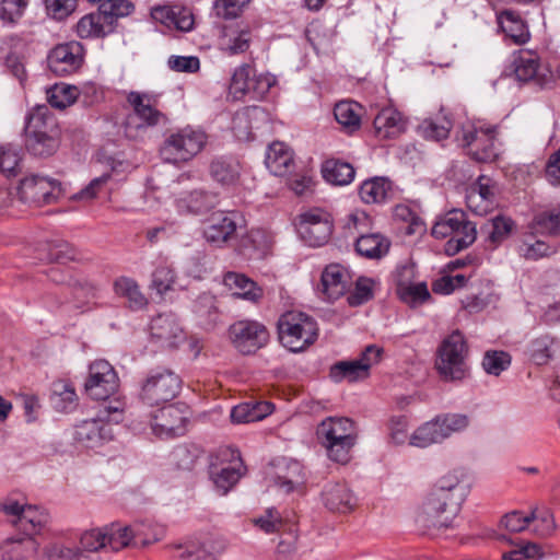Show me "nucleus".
<instances>
[{
  "instance_id": "nucleus-24",
  "label": "nucleus",
  "mask_w": 560,
  "mask_h": 560,
  "mask_svg": "<svg viewBox=\"0 0 560 560\" xmlns=\"http://www.w3.org/2000/svg\"><path fill=\"white\" fill-rule=\"evenodd\" d=\"M224 452L230 453L232 460L222 467L212 465L210 470L213 483L222 494L228 493V491L238 482L245 472L240 453L232 450H225Z\"/></svg>"
},
{
  "instance_id": "nucleus-1",
  "label": "nucleus",
  "mask_w": 560,
  "mask_h": 560,
  "mask_svg": "<svg viewBox=\"0 0 560 560\" xmlns=\"http://www.w3.org/2000/svg\"><path fill=\"white\" fill-rule=\"evenodd\" d=\"M469 491L470 483L465 471L455 469L446 472L429 492L416 516L417 524L425 529L448 527Z\"/></svg>"
},
{
  "instance_id": "nucleus-15",
  "label": "nucleus",
  "mask_w": 560,
  "mask_h": 560,
  "mask_svg": "<svg viewBox=\"0 0 560 560\" xmlns=\"http://www.w3.org/2000/svg\"><path fill=\"white\" fill-rule=\"evenodd\" d=\"M188 418L189 410L186 405H168L151 416L150 425L156 436H178L185 433Z\"/></svg>"
},
{
  "instance_id": "nucleus-13",
  "label": "nucleus",
  "mask_w": 560,
  "mask_h": 560,
  "mask_svg": "<svg viewBox=\"0 0 560 560\" xmlns=\"http://www.w3.org/2000/svg\"><path fill=\"white\" fill-rule=\"evenodd\" d=\"M118 386L117 373L109 362L95 360L90 364L84 389L92 399H107L117 390Z\"/></svg>"
},
{
  "instance_id": "nucleus-57",
  "label": "nucleus",
  "mask_w": 560,
  "mask_h": 560,
  "mask_svg": "<svg viewBox=\"0 0 560 560\" xmlns=\"http://www.w3.org/2000/svg\"><path fill=\"white\" fill-rule=\"evenodd\" d=\"M488 240L493 246L504 241L513 229V221L503 215H497L487 225Z\"/></svg>"
},
{
  "instance_id": "nucleus-16",
  "label": "nucleus",
  "mask_w": 560,
  "mask_h": 560,
  "mask_svg": "<svg viewBox=\"0 0 560 560\" xmlns=\"http://www.w3.org/2000/svg\"><path fill=\"white\" fill-rule=\"evenodd\" d=\"M253 27L244 22L225 25L218 37V49L229 57L246 54L254 42Z\"/></svg>"
},
{
  "instance_id": "nucleus-39",
  "label": "nucleus",
  "mask_w": 560,
  "mask_h": 560,
  "mask_svg": "<svg viewBox=\"0 0 560 560\" xmlns=\"http://www.w3.org/2000/svg\"><path fill=\"white\" fill-rule=\"evenodd\" d=\"M389 241L378 233L362 234L355 243L359 255L371 259H377L387 254Z\"/></svg>"
},
{
  "instance_id": "nucleus-8",
  "label": "nucleus",
  "mask_w": 560,
  "mask_h": 560,
  "mask_svg": "<svg viewBox=\"0 0 560 560\" xmlns=\"http://www.w3.org/2000/svg\"><path fill=\"white\" fill-rule=\"evenodd\" d=\"M277 83V78L269 72H257L249 63H242L232 73L230 93L235 98L249 96L262 100Z\"/></svg>"
},
{
  "instance_id": "nucleus-10",
  "label": "nucleus",
  "mask_w": 560,
  "mask_h": 560,
  "mask_svg": "<svg viewBox=\"0 0 560 560\" xmlns=\"http://www.w3.org/2000/svg\"><path fill=\"white\" fill-rule=\"evenodd\" d=\"M459 141L468 154L478 162H491L498 155L495 127L482 122H468L462 128Z\"/></svg>"
},
{
  "instance_id": "nucleus-61",
  "label": "nucleus",
  "mask_w": 560,
  "mask_h": 560,
  "mask_svg": "<svg viewBox=\"0 0 560 560\" xmlns=\"http://www.w3.org/2000/svg\"><path fill=\"white\" fill-rule=\"evenodd\" d=\"M102 14L108 18L114 27L118 18L128 15L132 10V4L127 0H103L98 5Z\"/></svg>"
},
{
  "instance_id": "nucleus-59",
  "label": "nucleus",
  "mask_w": 560,
  "mask_h": 560,
  "mask_svg": "<svg viewBox=\"0 0 560 560\" xmlns=\"http://www.w3.org/2000/svg\"><path fill=\"white\" fill-rule=\"evenodd\" d=\"M436 418L440 423L442 434H444V440L454 433L464 431L470 423L469 418L462 413H448Z\"/></svg>"
},
{
  "instance_id": "nucleus-32",
  "label": "nucleus",
  "mask_w": 560,
  "mask_h": 560,
  "mask_svg": "<svg viewBox=\"0 0 560 560\" xmlns=\"http://www.w3.org/2000/svg\"><path fill=\"white\" fill-rule=\"evenodd\" d=\"M113 31L112 22L102 14L100 9L83 15L75 25V33L82 39L105 37Z\"/></svg>"
},
{
  "instance_id": "nucleus-60",
  "label": "nucleus",
  "mask_w": 560,
  "mask_h": 560,
  "mask_svg": "<svg viewBox=\"0 0 560 560\" xmlns=\"http://www.w3.org/2000/svg\"><path fill=\"white\" fill-rule=\"evenodd\" d=\"M535 226L541 233L549 235L560 234V208H555L536 215Z\"/></svg>"
},
{
  "instance_id": "nucleus-54",
  "label": "nucleus",
  "mask_w": 560,
  "mask_h": 560,
  "mask_svg": "<svg viewBox=\"0 0 560 560\" xmlns=\"http://www.w3.org/2000/svg\"><path fill=\"white\" fill-rule=\"evenodd\" d=\"M419 128L424 138L440 141L448 137L452 121L448 117L441 116L423 120Z\"/></svg>"
},
{
  "instance_id": "nucleus-30",
  "label": "nucleus",
  "mask_w": 560,
  "mask_h": 560,
  "mask_svg": "<svg viewBox=\"0 0 560 560\" xmlns=\"http://www.w3.org/2000/svg\"><path fill=\"white\" fill-rule=\"evenodd\" d=\"M412 268L404 266L397 269L396 284L397 293L401 300L408 303L423 302L430 298L428 287L424 282L412 283L409 277L412 276Z\"/></svg>"
},
{
  "instance_id": "nucleus-29",
  "label": "nucleus",
  "mask_w": 560,
  "mask_h": 560,
  "mask_svg": "<svg viewBox=\"0 0 560 560\" xmlns=\"http://www.w3.org/2000/svg\"><path fill=\"white\" fill-rule=\"evenodd\" d=\"M373 126L378 139H394L406 130V120L397 109L386 107L376 115Z\"/></svg>"
},
{
  "instance_id": "nucleus-44",
  "label": "nucleus",
  "mask_w": 560,
  "mask_h": 560,
  "mask_svg": "<svg viewBox=\"0 0 560 560\" xmlns=\"http://www.w3.org/2000/svg\"><path fill=\"white\" fill-rule=\"evenodd\" d=\"M266 118L267 115L260 107L247 108L245 112L237 114L233 120L236 137L242 140H249L253 137V129L257 128L253 125V121Z\"/></svg>"
},
{
  "instance_id": "nucleus-5",
  "label": "nucleus",
  "mask_w": 560,
  "mask_h": 560,
  "mask_svg": "<svg viewBox=\"0 0 560 560\" xmlns=\"http://www.w3.org/2000/svg\"><path fill=\"white\" fill-rule=\"evenodd\" d=\"M435 238L450 240L445 244V253L448 256L470 246L477 237L476 223L468 220L463 210L453 209L440 217L431 231Z\"/></svg>"
},
{
  "instance_id": "nucleus-51",
  "label": "nucleus",
  "mask_w": 560,
  "mask_h": 560,
  "mask_svg": "<svg viewBox=\"0 0 560 560\" xmlns=\"http://www.w3.org/2000/svg\"><path fill=\"white\" fill-rule=\"evenodd\" d=\"M106 544L113 551H118L125 547L133 546L131 525L124 526L118 523H113L105 527Z\"/></svg>"
},
{
  "instance_id": "nucleus-6",
  "label": "nucleus",
  "mask_w": 560,
  "mask_h": 560,
  "mask_svg": "<svg viewBox=\"0 0 560 560\" xmlns=\"http://www.w3.org/2000/svg\"><path fill=\"white\" fill-rule=\"evenodd\" d=\"M279 340L292 352L305 350L318 336L317 323L305 313L290 311L278 320Z\"/></svg>"
},
{
  "instance_id": "nucleus-43",
  "label": "nucleus",
  "mask_w": 560,
  "mask_h": 560,
  "mask_svg": "<svg viewBox=\"0 0 560 560\" xmlns=\"http://www.w3.org/2000/svg\"><path fill=\"white\" fill-rule=\"evenodd\" d=\"M334 115L339 125L353 132L361 125V106L355 102L342 101L336 104Z\"/></svg>"
},
{
  "instance_id": "nucleus-27",
  "label": "nucleus",
  "mask_w": 560,
  "mask_h": 560,
  "mask_svg": "<svg viewBox=\"0 0 560 560\" xmlns=\"http://www.w3.org/2000/svg\"><path fill=\"white\" fill-rule=\"evenodd\" d=\"M151 16L168 28H176L182 32H188L194 26V15L191 11L178 5H162L153 8Z\"/></svg>"
},
{
  "instance_id": "nucleus-2",
  "label": "nucleus",
  "mask_w": 560,
  "mask_h": 560,
  "mask_svg": "<svg viewBox=\"0 0 560 560\" xmlns=\"http://www.w3.org/2000/svg\"><path fill=\"white\" fill-rule=\"evenodd\" d=\"M469 347L462 331L453 330L436 349L434 368L446 383H462L470 376Z\"/></svg>"
},
{
  "instance_id": "nucleus-26",
  "label": "nucleus",
  "mask_w": 560,
  "mask_h": 560,
  "mask_svg": "<svg viewBox=\"0 0 560 560\" xmlns=\"http://www.w3.org/2000/svg\"><path fill=\"white\" fill-rule=\"evenodd\" d=\"M218 196L205 190L182 192L175 199V206L180 214H203L218 205Z\"/></svg>"
},
{
  "instance_id": "nucleus-12",
  "label": "nucleus",
  "mask_w": 560,
  "mask_h": 560,
  "mask_svg": "<svg viewBox=\"0 0 560 560\" xmlns=\"http://www.w3.org/2000/svg\"><path fill=\"white\" fill-rule=\"evenodd\" d=\"M294 225L301 240L312 247L324 245L332 231L329 214L316 208L296 215Z\"/></svg>"
},
{
  "instance_id": "nucleus-64",
  "label": "nucleus",
  "mask_w": 560,
  "mask_h": 560,
  "mask_svg": "<svg viewBox=\"0 0 560 560\" xmlns=\"http://www.w3.org/2000/svg\"><path fill=\"white\" fill-rule=\"evenodd\" d=\"M102 548H107L105 529H92L82 534L80 538V552H95Z\"/></svg>"
},
{
  "instance_id": "nucleus-53",
  "label": "nucleus",
  "mask_w": 560,
  "mask_h": 560,
  "mask_svg": "<svg viewBox=\"0 0 560 560\" xmlns=\"http://www.w3.org/2000/svg\"><path fill=\"white\" fill-rule=\"evenodd\" d=\"M135 547H144L161 539L164 529L150 523L137 522L131 525Z\"/></svg>"
},
{
  "instance_id": "nucleus-23",
  "label": "nucleus",
  "mask_w": 560,
  "mask_h": 560,
  "mask_svg": "<svg viewBox=\"0 0 560 560\" xmlns=\"http://www.w3.org/2000/svg\"><path fill=\"white\" fill-rule=\"evenodd\" d=\"M466 205L471 212L487 214L494 205V189L491 179L479 176L476 183L470 185L466 191Z\"/></svg>"
},
{
  "instance_id": "nucleus-47",
  "label": "nucleus",
  "mask_w": 560,
  "mask_h": 560,
  "mask_svg": "<svg viewBox=\"0 0 560 560\" xmlns=\"http://www.w3.org/2000/svg\"><path fill=\"white\" fill-rule=\"evenodd\" d=\"M271 238L262 230H252L241 241V249L244 255L262 256L270 247Z\"/></svg>"
},
{
  "instance_id": "nucleus-34",
  "label": "nucleus",
  "mask_w": 560,
  "mask_h": 560,
  "mask_svg": "<svg viewBox=\"0 0 560 560\" xmlns=\"http://www.w3.org/2000/svg\"><path fill=\"white\" fill-rule=\"evenodd\" d=\"M58 133V122L46 105L34 107L25 117L24 135Z\"/></svg>"
},
{
  "instance_id": "nucleus-19",
  "label": "nucleus",
  "mask_w": 560,
  "mask_h": 560,
  "mask_svg": "<svg viewBox=\"0 0 560 560\" xmlns=\"http://www.w3.org/2000/svg\"><path fill=\"white\" fill-rule=\"evenodd\" d=\"M82 62V47L75 42L58 45L48 55V67L57 75L75 72Z\"/></svg>"
},
{
  "instance_id": "nucleus-14",
  "label": "nucleus",
  "mask_w": 560,
  "mask_h": 560,
  "mask_svg": "<svg viewBox=\"0 0 560 560\" xmlns=\"http://www.w3.org/2000/svg\"><path fill=\"white\" fill-rule=\"evenodd\" d=\"M230 338L234 347L244 354H250L269 341L267 328L257 320H238L231 325Z\"/></svg>"
},
{
  "instance_id": "nucleus-20",
  "label": "nucleus",
  "mask_w": 560,
  "mask_h": 560,
  "mask_svg": "<svg viewBox=\"0 0 560 560\" xmlns=\"http://www.w3.org/2000/svg\"><path fill=\"white\" fill-rule=\"evenodd\" d=\"M322 293L326 300L335 301L341 298L353 282L350 269L341 264H329L322 272Z\"/></svg>"
},
{
  "instance_id": "nucleus-3",
  "label": "nucleus",
  "mask_w": 560,
  "mask_h": 560,
  "mask_svg": "<svg viewBox=\"0 0 560 560\" xmlns=\"http://www.w3.org/2000/svg\"><path fill=\"white\" fill-rule=\"evenodd\" d=\"M316 435L328 458L345 465L351 459L358 432L354 422L347 417H327L317 427Z\"/></svg>"
},
{
  "instance_id": "nucleus-22",
  "label": "nucleus",
  "mask_w": 560,
  "mask_h": 560,
  "mask_svg": "<svg viewBox=\"0 0 560 560\" xmlns=\"http://www.w3.org/2000/svg\"><path fill=\"white\" fill-rule=\"evenodd\" d=\"M322 502L331 512L347 513L357 504V498L345 482H327L322 490Z\"/></svg>"
},
{
  "instance_id": "nucleus-48",
  "label": "nucleus",
  "mask_w": 560,
  "mask_h": 560,
  "mask_svg": "<svg viewBox=\"0 0 560 560\" xmlns=\"http://www.w3.org/2000/svg\"><path fill=\"white\" fill-rule=\"evenodd\" d=\"M210 173L218 183L232 185L238 178L240 164L233 159L219 158L211 163Z\"/></svg>"
},
{
  "instance_id": "nucleus-41",
  "label": "nucleus",
  "mask_w": 560,
  "mask_h": 560,
  "mask_svg": "<svg viewBox=\"0 0 560 560\" xmlns=\"http://www.w3.org/2000/svg\"><path fill=\"white\" fill-rule=\"evenodd\" d=\"M390 195V182L384 177L368 179L360 187V197L365 203L384 202Z\"/></svg>"
},
{
  "instance_id": "nucleus-45",
  "label": "nucleus",
  "mask_w": 560,
  "mask_h": 560,
  "mask_svg": "<svg viewBox=\"0 0 560 560\" xmlns=\"http://www.w3.org/2000/svg\"><path fill=\"white\" fill-rule=\"evenodd\" d=\"M77 393L72 383L58 380L51 385V402L57 410L68 411L77 404Z\"/></svg>"
},
{
  "instance_id": "nucleus-17",
  "label": "nucleus",
  "mask_w": 560,
  "mask_h": 560,
  "mask_svg": "<svg viewBox=\"0 0 560 560\" xmlns=\"http://www.w3.org/2000/svg\"><path fill=\"white\" fill-rule=\"evenodd\" d=\"M59 194L60 183L46 176H27L21 180L19 186L20 199L27 203H49Z\"/></svg>"
},
{
  "instance_id": "nucleus-4",
  "label": "nucleus",
  "mask_w": 560,
  "mask_h": 560,
  "mask_svg": "<svg viewBox=\"0 0 560 560\" xmlns=\"http://www.w3.org/2000/svg\"><path fill=\"white\" fill-rule=\"evenodd\" d=\"M126 100L132 109L124 121V132L127 138L132 140L141 138L149 128L165 121V115L159 108L158 93L130 91Z\"/></svg>"
},
{
  "instance_id": "nucleus-38",
  "label": "nucleus",
  "mask_w": 560,
  "mask_h": 560,
  "mask_svg": "<svg viewBox=\"0 0 560 560\" xmlns=\"http://www.w3.org/2000/svg\"><path fill=\"white\" fill-rule=\"evenodd\" d=\"M24 138L26 150L39 158L54 155L60 145V132L24 135Z\"/></svg>"
},
{
  "instance_id": "nucleus-28",
  "label": "nucleus",
  "mask_w": 560,
  "mask_h": 560,
  "mask_svg": "<svg viewBox=\"0 0 560 560\" xmlns=\"http://www.w3.org/2000/svg\"><path fill=\"white\" fill-rule=\"evenodd\" d=\"M236 220L233 213L215 212L209 219V224L203 231L207 242L221 246L236 232Z\"/></svg>"
},
{
  "instance_id": "nucleus-63",
  "label": "nucleus",
  "mask_w": 560,
  "mask_h": 560,
  "mask_svg": "<svg viewBox=\"0 0 560 560\" xmlns=\"http://www.w3.org/2000/svg\"><path fill=\"white\" fill-rule=\"evenodd\" d=\"M46 13L54 20L62 21L77 8V0H44Z\"/></svg>"
},
{
  "instance_id": "nucleus-36",
  "label": "nucleus",
  "mask_w": 560,
  "mask_h": 560,
  "mask_svg": "<svg viewBox=\"0 0 560 560\" xmlns=\"http://www.w3.org/2000/svg\"><path fill=\"white\" fill-rule=\"evenodd\" d=\"M272 410L273 406L268 401H248L235 406L230 417L233 423H249L262 420Z\"/></svg>"
},
{
  "instance_id": "nucleus-56",
  "label": "nucleus",
  "mask_w": 560,
  "mask_h": 560,
  "mask_svg": "<svg viewBox=\"0 0 560 560\" xmlns=\"http://www.w3.org/2000/svg\"><path fill=\"white\" fill-rule=\"evenodd\" d=\"M376 281L369 277H359L354 282V289L348 295V302L352 306H358L370 301L374 295Z\"/></svg>"
},
{
  "instance_id": "nucleus-62",
  "label": "nucleus",
  "mask_w": 560,
  "mask_h": 560,
  "mask_svg": "<svg viewBox=\"0 0 560 560\" xmlns=\"http://www.w3.org/2000/svg\"><path fill=\"white\" fill-rule=\"evenodd\" d=\"M533 521L536 522L535 532L540 536H548L556 528L553 514L547 508L534 509L530 512V522Z\"/></svg>"
},
{
  "instance_id": "nucleus-37",
  "label": "nucleus",
  "mask_w": 560,
  "mask_h": 560,
  "mask_svg": "<svg viewBox=\"0 0 560 560\" xmlns=\"http://www.w3.org/2000/svg\"><path fill=\"white\" fill-rule=\"evenodd\" d=\"M498 23L502 32L514 44L522 45L529 39L528 27L517 13L503 11L498 15Z\"/></svg>"
},
{
  "instance_id": "nucleus-31",
  "label": "nucleus",
  "mask_w": 560,
  "mask_h": 560,
  "mask_svg": "<svg viewBox=\"0 0 560 560\" xmlns=\"http://www.w3.org/2000/svg\"><path fill=\"white\" fill-rule=\"evenodd\" d=\"M224 285L233 295L249 302H258L264 296V290L247 276L229 271L223 277Z\"/></svg>"
},
{
  "instance_id": "nucleus-35",
  "label": "nucleus",
  "mask_w": 560,
  "mask_h": 560,
  "mask_svg": "<svg viewBox=\"0 0 560 560\" xmlns=\"http://www.w3.org/2000/svg\"><path fill=\"white\" fill-rule=\"evenodd\" d=\"M38 542L34 537H12L8 538L0 546L1 557L8 560H25L36 553Z\"/></svg>"
},
{
  "instance_id": "nucleus-52",
  "label": "nucleus",
  "mask_w": 560,
  "mask_h": 560,
  "mask_svg": "<svg viewBox=\"0 0 560 560\" xmlns=\"http://www.w3.org/2000/svg\"><path fill=\"white\" fill-rule=\"evenodd\" d=\"M514 73L518 81L528 82L538 73V57L529 51L521 52L513 61Z\"/></svg>"
},
{
  "instance_id": "nucleus-25",
  "label": "nucleus",
  "mask_w": 560,
  "mask_h": 560,
  "mask_svg": "<svg viewBox=\"0 0 560 560\" xmlns=\"http://www.w3.org/2000/svg\"><path fill=\"white\" fill-rule=\"evenodd\" d=\"M526 354L536 365H546L560 354V339L544 332L533 337L526 347Z\"/></svg>"
},
{
  "instance_id": "nucleus-9",
  "label": "nucleus",
  "mask_w": 560,
  "mask_h": 560,
  "mask_svg": "<svg viewBox=\"0 0 560 560\" xmlns=\"http://www.w3.org/2000/svg\"><path fill=\"white\" fill-rule=\"evenodd\" d=\"M182 388L180 377L170 369L158 368L150 371L141 385L140 398L150 406L168 402Z\"/></svg>"
},
{
  "instance_id": "nucleus-42",
  "label": "nucleus",
  "mask_w": 560,
  "mask_h": 560,
  "mask_svg": "<svg viewBox=\"0 0 560 560\" xmlns=\"http://www.w3.org/2000/svg\"><path fill=\"white\" fill-rule=\"evenodd\" d=\"M114 290L118 296L128 301L129 307L140 310L147 305L148 301L136 280L129 277H119L114 282Z\"/></svg>"
},
{
  "instance_id": "nucleus-58",
  "label": "nucleus",
  "mask_w": 560,
  "mask_h": 560,
  "mask_svg": "<svg viewBox=\"0 0 560 560\" xmlns=\"http://www.w3.org/2000/svg\"><path fill=\"white\" fill-rule=\"evenodd\" d=\"M511 364V355L504 351H487L482 359V368L487 374L500 375Z\"/></svg>"
},
{
  "instance_id": "nucleus-21",
  "label": "nucleus",
  "mask_w": 560,
  "mask_h": 560,
  "mask_svg": "<svg viewBox=\"0 0 560 560\" xmlns=\"http://www.w3.org/2000/svg\"><path fill=\"white\" fill-rule=\"evenodd\" d=\"M151 337L162 347L174 348L184 340V331L174 314H159L150 326Z\"/></svg>"
},
{
  "instance_id": "nucleus-7",
  "label": "nucleus",
  "mask_w": 560,
  "mask_h": 560,
  "mask_svg": "<svg viewBox=\"0 0 560 560\" xmlns=\"http://www.w3.org/2000/svg\"><path fill=\"white\" fill-rule=\"evenodd\" d=\"M207 139V135L201 129L187 126L172 132L165 139L161 154L168 163H185L202 151Z\"/></svg>"
},
{
  "instance_id": "nucleus-33",
  "label": "nucleus",
  "mask_w": 560,
  "mask_h": 560,
  "mask_svg": "<svg viewBox=\"0 0 560 560\" xmlns=\"http://www.w3.org/2000/svg\"><path fill=\"white\" fill-rule=\"evenodd\" d=\"M265 163L273 175H288L294 168L293 152L285 143L276 141L269 145Z\"/></svg>"
},
{
  "instance_id": "nucleus-46",
  "label": "nucleus",
  "mask_w": 560,
  "mask_h": 560,
  "mask_svg": "<svg viewBox=\"0 0 560 560\" xmlns=\"http://www.w3.org/2000/svg\"><path fill=\"white\" fill-rule=\"evenodd\" d=\"M444 441L438 418L420 425L410 436V444L417 447H428Z\"/></svg>"
},
{
  "instance_id": "nucleus-50",
  "label": "nucleus",
  "mask_w": 560,
  "mask_h": 560,
  "mask_svg": "<svg viewBox=\"0 0 560 560\" xmlns=\"http://www.w3.org/2000/svg\"><path fill=\"white\" fill-rule=\"evenodd\" d=\"M79 96V90L74 85L57 83L47 91L48 103L59 109L72 105Z\"/></svg>"
},
{
  "instance_id": "nucleus-49",
  "label": "nucleus",
  "mask_w": 560,
  "mask_h": 560,
  "mask_svg": "<svg viewBox=\"0 0 560 560\" xmlns=\"http://www.w3.org/2000/svg\"><path fill=\"white\" fill-rule=\"evenodd\" d=\"M329 375L335 382L342 380L354 382L366 377L369 374L365 372V366H363L358 359H354L337 362L330 368Z\"/></svg>"
},
{
  "instance_id": "nucleus-40",
  "label": "nucleus",
  "mask_w": 560,
  "mask_h": 560,
  "mask_svg": "<svg viewBox=\"0 0 560 560\" xmlns=\"http://www.w3.org/2000/svg\"><path fill=\"white\" fill-rule=\"evenodd\" d=\"M323 177L330 184L343 186L350 184L354 178V168L351 164L330 159L322 167Z\"/></svg>"
},
{
  "instance_id": "nucleus-55",
  "label": "nucleus",
  "mask_w": 560,
  "mask_h": 560,
  "mask_svg": "<svg viewBox=\"0 0 560 560\" xmlns=\"http://www.w3.org/2000/svg\"><path fill=\"white\" fill-rule=\"evenodd\" d=\"M175 283L176 273L167 264L159 265L152 272L151 288L161 296L174 290Z\"/></svg>"
},
{
  "instance_id": "nucleus-11",
  "label": "nucleus",
  "mask_w": 560,
  "mask_h": 560,
  "mask_svg": "<svg viewBox=\"0 0 560 560\" xmlns=\"http://www.w3.org/2000/svg\"><path fill=\"white\" fill-rule=\"evenodd\" d=\"M0 506L5 515L12 517V524L27 537L39 534L50 522V515L44 508L22 504L13 499H7Z\"/></svg>"
},
{
  "instance_id": "nucleus-18",
  "label": "nucleus",
  "mask_w": 560,
  "mask_h": 560,
  "mask_svg": "<svg viewBox=\"0 0 560 560\" xmlns=\"http://www.w3.org/2000/svg\"><path fill=\"white\" fill-rule=\"evenodd\" d=\"M74 440L88 448H94L110 441L113 427L109 420L98 416L95 419L83 420L74 428Z\"/></svg>"
}]
</instances>
